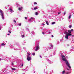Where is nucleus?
Here are the masks:
<instances>
[{"instance_id":"1","label":"nucleus","mask_w":74,"mask_h":74,"mask_svg":"<svg viewBox=\"0 0 74 74\" xmlns=\"http://www.w3.org/2000/svg\"><path fill=\"white\" fill-rule=\"evenodd\" d=\"M61 57L62 60L63 61L65 62H66V66H67V67H69V69H71V66H70V65L69 64V62L67 61L66 59L65 58V56L64 55H62L61 56Z\"/></svg>"},{"instance_id":"2","label":"nucleus","mask_w":74,"mask_h":74,"mask_svg":"<svg viewBox=\"0 0 74 74\" xmlns=\"http://www.w3.org/2000/svg\"><path fill=\"white\" fill-rule=\"evenodd\" d=\"M0 13L1 16V18L2 19H4V13L3 10L0 9Z\"/></svg>"},{"instance_id":"3","label":"nucleus","mask_w":74,"mask_h":74,"mask_svg":"<svg viewBox=\"0 0 74 74\" xmlns=\"http://www.w3.org/2000/svg\"><path fill=\"white\" fill-rule=\"evenodd\" d=\"M30 55V53H27V60L28 61H30L31 60H32V57H29V56Z\"/></svg>"},{"instance_id":"4","label":"nucleus","mask_w":74,"mask_h":74,"mask_svg":"<svg viewBox=\"0 0 74 74\" xmlns=\"http://www.w3.org/2000/svg\"><path fill=\"white\" fill-rule=\"evenodd\" d=\"M73 32V29H71V30H68V34L69 36H72L71 33Z\"/></svg>"},{"instance_id":"5","label":"nucleus","mask_w":74,"mask_h":74,"mask_svg":"<svg viewBox=\"0 0 74 74\" xmlns=\"http://www.w3.org/2000/svg\"><path fill=\"white\" fill-rule=\"evenodd\" d=\"M39 47H39V45H37L35 47L36 49L35 50V51H37L38 49H39Z\"/></svg>"},{"instance_id":"6","label":"nucleus","mask_w":74,"mask_h":74,"mask_svg":"<svg viewBox=\"0 0 74 74\" xmlns=\"http://www.w3.org/2000/svg\"><path fill=\"white\" fill-rule=\"evenodd\" d=\"M34 19V18L33 17H31L30 19L29 20V21L30 22H33V20Z\"/></svg>"},{"instance_id":"7","label":"nucleus","mask_w":74,"mask_h":74,"mask_svg":"<svg viewBox=\"0 0 74 74\" xmlns=\"http://www.w3.org/2000/svg\"><path fill=\"white\" fill-rule=\"evenodd\" d=\"M69 36H70L69 34V33H68L65 36V38L66 39H69Z\"/></svg>"},{"instance_id":"8","label":"nucleus","mask_w":74,"mask_h":74,"mask_svg":"<svg viewBox=\"0 0 74 74\" xmlns=\"http://www.w3.org/2000/svg\"><path fill=\"white\" fill-rule=\"evenodd\" d=\"M53 45H52V44H50V49H52L53 48Z\"/></svg>"},{"instance_id":"9","label":"nucleus","mask_w":74,"mask_h":74,"mask_svg":"<svg viewBox=\"0 0 74 74\" xmlns=\"http://www.w3.org/2000/svg\"><path fill=\"white\" fill-rule=\"evenodd\" d=\"M9 11L10 12H11V13H12V12H14V11L12 10V9L11 8H9Z\"/></svg>"},{"instance_id":"10","label":"nucleus","mask_w":74,"mask_h":74,"mask_svg":"<svg viewBox=\"0 0 74 74\" xmlns=\"http://www.w3.org/2000/svg\"><path fill=\"white\" fill-rule=\"evenodd\" d=\"M64 34H65L66 35H67L68 34V33H68V31L67 30H66L64 32Z\"/></svg>"},{"instance_id":"11","label":"nucleus","mask_w":74,"mask_h":74,"mask_svg":"<svg viewBox=\"0 0 74 74\" xmlns=\"http://www.w3.org/2000/svg\"><path fill=\"white\" fill-rule=\"evenodd\" d=\"M23 34H24V33L23 32H22L21 33V35L22 36V38H23L25 37V35H23Z\"/></svg>"},{"instance_id":"12","label":"nucleus","mask_w":74,"mask_h":74,"mask_svg":"<svg viewBox=\"0 0 74 74\" xmlns=\"http://www.w3.org/2000/svg\"><path fill=\"white\" fill-rule=\"evenodd\" d=\"M22 8H22V7L18 8V10L19 11H21V10H22Z\"/></svg>"},{"instance_id":"13","label":"nucleus","mask_w":74,"mask_h":74,"mask_svg":"<svg viewBox=\"0 0 74 74\" xmlns=\"http://www.w3.org/2000/svg\"><path fill=\"white\" fill-rule=\"evenodd\" d=\"M47 61H48V62H49V63H52L53 62H51L48 59L47 60Z\"/></svg>"},{"instance_id":"14","label":"nucleus","mask_w":74,"mask_h":74,"mask_svg":"<svg viewBox=\"0 0 74 74\" xmlns=\"http://www.w3.org/2000/svg\"><path fill=\"white\" fill-rule=\"evenodd\" d=\"M32 34H31V35H32V36H33V35H34V31H32Z\"/></svg>"},{"instance_id":"15","label":"nucleus","mask_w":74,"mask_h":74,"mask_svg":"<svg viewBox=\"0 0 74 74\" xmlns=\"http://www.w3.org/2000/svg\"><path fill=\"white\" fill-rule=\"evenodd\" d=\"M62 74H64L65 73H66V71H63L62 72Z\"/></svg>"},{"instance_id":"16","label":"nucleus","mask_w":74,"mask_h":74,"mask_svg":"<svg viewBox=\"0 0 74 74\" xmlns=\"http://www.w3.org/2000/svg\"><path fill=\"white\" fill-rule=\"evenodd\" d=\"M46 23L47 25H49V23H48V21H46Z\"/></svg>"},{"instance_id":"17","label":"nucleus","mask_w":74,"mask_h":74,"mask_svg":"<svg viewBox=\"0 0 74 74\" xmlns=\"http://www.w3.org/2000/svg\"><path fill=\"white\" fill-rule=\"evenodd\" d=\"M12 70H14V71H15V70H16V69L12 68Z\"/></svg>"},{"instance_id":"18","label":"nucleus","mask_w":74,"mask_h":74,"mask_svg":"<svg viewBox=\"0 0 74 74\" xmlns=\"http://www.w3.org/2000/svg\"><path fill=\"white\" fill-rule=\"evenodd\" d=\"M1 45L2 46H5V45L4 44V43H2Z\"/></svg>"},{"instance_id":"19","label":"nucleus","mask_w":74,"mask_h":74,"mask_svg":"<svg viewBox=\"0 0 74 74\" xmlns=\"http://www.w3.org/2000/svg\"><path fill=\"white\" fill-rule=\"evenodd\" d=\"M71 14H70L69 15V19H70V18H71Z\"/></svg>"},{"instance_id":"20","label":"nucleus","mask_w":74,"mask_h":74,"mask_svg":"<svg viewBox=\"0 0 74 74\" xmlns=\"http://www.w3.org/2000/svg\"><path fill=\"white\" fill-rule=\"evenodd\" d=\"M35 55H36V54H35V53H32V55H33V56H35Z\"/></svg>"},{"instance_id":"21","label":"nucleus","mask_w":74,"mask_h":74,"mask_svg":"<svg viewBox=\"0 0 74 74\" xmlns=\"http://www.w3.org/2000/svg\"><path fill=\"white\" fill-rule=\"evenodd\" d=\"M35 15H38V12H36L35 13Z\"/></svg>"},{"instance_id":"22","label":"nucleus","mask_w":74,"mask_h":74,"mask_svg":"<svg viewBox=\"0 0 74 74\" xmlns=\"http://www.w3.org/2000/svg\"><path fill=\"white\" fill-rule=\"evenodd\" d=\"M37 7H36V8H34V10H37Z\"/></svg>"},{"instance_id":"23","label":"nucleus","mask_w":74,"mask_h":74,"mask_svg":"<svg viewBox=\"0 0 74 74\" xmlns=\"http://www.w3.org/2000/svg\"><path fill=\"white\" fill-rule=\"evenodd\" d=\"M55 22H53L52 23V25H54V24H55Z\"/></svg>"},{"instance_id":"24","label":"nucleus","mask_w":74,"mask_h":74,"mask_svg":"<svg viewBox=\"0 0 74 74\" xmlns=\"http://www.w3.org/2000/svg\"><path fill=\"white\" fill-rule=\"evenodd\" d=\"M18 26H21V25H22V24H21V23H18Z\"/></svg>"},{"instance_id":"25","label":"nucleus","mask_w":74,"mask_h":74,"mask_svg":"<svg viewBox=\"0 0 74 74\" xmlns=\"http://www.w3.org/2000/svg\"><path fill=\"white\" fill-rule=\"evenodd\" d=\"M52 54H50L49 55V57H50V56H52Z\"/></svg>"},{"instance_id":"26","label":"nucleus","mask_w":74,"mask_h":74,"mask_svg":"<svg viewBox=\"0 0 74 74\" xmlns=\"http://www.w3.org/2000/svg\"><path fill=\"white\" fill-rule=\"evenodd\" d=\"M34 5L37 4V3L36 2H34Z\"/></svg>"},{"instance_id":"27","label":"nucleus","mask_w":74,"mask_h":74,"mask_svg":"<svg viewBox=\"0 0 74 74\" xmlns=\"http://www.w3.org/2000/svg\"><path fill=\"white\" fill-rule=\"evenodd\" d=\"M8 33H11V31H8Z\"/></svg>"},{"instance_id":"28","label":"nucleus","mask_w":74,"mask_h":74,"mask_svg":"<svg viewBox=\"0 0 74 74\" xmlns=\"http://www.w3.org/2000/svg\"><path fill=\"white\" fill-rule=\"evenodd\" d=\"M71 25H69V28H71Z\"/></svg>"},{"instance_id":"29","label":"nucleus","mask_w":74,"mask_h":74,"mask_svg":"<svg viewBox=\"0 0 74 74\" xmlns=\"http://www.w3.org/2000/svg\"><path fill=\"white\" fill-rule=\"evenodd\" d=\"M66 12H64V15H65V14H66Z\"/></svg>"},{"instance_id":"30","label":"nucleus","mask_w":74,"mask_h":74,"mask_svg":"<svg viewBox=\"0 0 74 74\" xmlns=\"http://www.w3.org/2000/svg\"><path fill=\"white\" fill-rule=\"evenodd\" d=\"M12 66H14V63H12Z\"/></svg>"},{"instance_id":"31","label":"nucleus","mask_w":74,"mask_h":74,"mask_svg":"<svg viewBox=\"0 0 74 74\" xmlns=\"http://www.w3.org/2000/svg\"><path fill=\"white\" fill-rule=\"evenodd\" d=\"M14 50H18V49H16V48H15L14 49Z\"/></svg>"},{"instance_id":"32","label":"nucleus","mask_w":74,"mask_h":74,"mask_svg":"<svg viewBox=\"0 0 74 74\" xmlns=\"http://www.w3.org/2000/svg\"><path fill=\"white\" fill-rule=\"evenodd\" d=\"M17 7H20V5H17Z\"/></svg>"},{"instance_id":"33","label":"nucleus","mask_w":74,"mask_h":74,"mask_svg":"<svg viewBox=\"0 0 74 74\" xmlns=\"http://www.w3.org/2000/svg\"><path fill=\"white\" fill-rule=\"evenodd\" d=\"M66 74H70L69 73H66Z\"/></svg>"},{"instance_id":"34","label":"nucleus","mask_w":74,"mask_h":74,"mask_svg":"<svg viewBox=\"0 0 74 74\" xmlns=\"http://www.w3.org/2000/svg\"><path fill=\"white\" fill-rule=\"evenodd\" d=\"M58 14L59 15L60 14V12H59L58 13Z\"/></svg>"},{"instance_id":"35","label":"nucleus","mask_w":74,"mask_h":74,"mask_svg":"<svg viewBox=\"0 0 74 74\" xmlns=\"http://www.w3.org/2000/svg\"><path fill=\"white\" fill-rule=\"evenodd\" d=\"M40 58H42V57H41V55H40Z\"/></svg>"},{"instance_id":"36","label":"nucleus","mask_w":74,"mask_h":74,"mask_svg":"<svg viewBox=\"0 0 74 74\" xmlns=\"http://www.w3.org/2000/svg\"><path fill=\"white\" fill-rule=\"evenodd\" d=\"M14 22H15V23H16V21H15V20H14Z\"/></svg>"},{"instance_id":"37","label":"nucleus","mask_w":74,"mask_h":74,"mask_svg":"<svg viewBox=\"0 0 74 74\" xmlns=\"http://www.w3.org/2000/svg\"><path fill=\"white\" fill-rule=\"evenodd\" d=\"M42 34H45V33H44V32H42Z\"/></svg>"},{"instance_id":"38","label":"nucleus","mask_w":74,"mask_h":74,"mask_svg":"<svg viewBox=\"0 0 74 74\" xmlns=\"http://www.w3.org/2000/svg\"><path fill=\"white\" fill-rule=\"evenodd\" d=\"M53 55H55V53H53Z\"/></svg>"},{"instance_id":"39","label":"nucleus","mask_w":74,"mask_h":74,"mask_svg":"<svg viewBox=\"0 0 74 74\" xmlns=\"http://www.w3.org/2000/svg\"><path fill=\"white\" fill-rule=\"evenodd\" d=\"M33 73H36V71H33Z\"/></svg>"},{"instance_id":"40","label":"nucleus","mask_w":74,"mask_h":74,"mask_svg":"<svg viewBox=\"0 0 74 74\" xmlns=\"http://www.w3.org/2000/svg\"><path fill=\"white\" fill-rule=\"evenodd\" d=\"M25 19H27V17H25Z\"/></svg>"},{"instance_id":"41","label":"nucleus","mask_w":74,"mask_h":74,"mask_svg":"<svg viewBox=\"0 0 74 74\" xmlns=\"http://www.w3.org/2000/svg\"><path fill=\"white\" fill-rule=\"evenodd\" d=\"M23 64H22L21 66V67H22V66H23Z\"/></svg>"},{"instance_id":"42","label":"nucleus","mask_w":74,"mask_h":74,"mask_svg":"<svg viewBox=\"0 0 74 74\" xmlns=\"http://www.w3.org/2000/svg\"><path fill=\"white\" fill-rule=\"evenodd\" d=\"M49 32V34H50V33H51V32Z\"/></svg>"},{"instance_id":"43","label":"nucleus","mask_w":74,"mask_h":74,"mask_svg":"<svg viewBox=\"0 0 74 74\" xmlns=\"http://www.w3.org/2000/svg\"><path fill=\"white\" fill-rule=\"evenodd\" d=\"M42 25H43V26H44V25H45V24L43 23V24H42Z\"/></svg>"},{"instance_id":"44","label":"nucleus","mask_w":74,"mask_h":74,"mask_svg":"<svg viewBox=\"0 0 74 74\" xmlns=\"http://www.w3.org/2000/svg\"><path fill=\"white\" fill-rule=\"evenodd\" d=\"M51 37H53V35H51Z\"/></svg>"},{"instance_id":"45","label":"nucleus","mask_w":74,"mask_h":74,"mask_svg":"<svg viewBox=\"0 0 74 74\" xmlns=\"http://www.w3.org/2000/svg\"><path fill=\"white\" fill-rule=\"evenodd\" d=\"M27 31H28V30H29V29H27Z\"/></svg>"},{"instance_id":"46","label":"nucleus","mask_w":74,"mask_h":74,"mask_svg":"<svg viewBox=\"0 0 74 74\" xmlns=\"http://www.w3.org/2000/svg\"><path fill=\"white\" fill-rule=\"evenodd\" d=\"M1 60V58H0V61Z\"/></svg>"},{"instance_id":"47","label":"nucleus","mask_w":74,"mask_h":74,"mask_svg":"<svg viewBox=\"0 0 74 74\" xmlns=\"http://www.w3.org/2000/svg\"><path fill=\"white\" fill-rule=\"evenodd\" d=\"M8 36H9V35H10V34H8Z\"/></svg>"},{"instance_id":"48","label":"nucleus","mask_w":74,"mask_h":74,"mask_svg":"<svg viewBox=\"0 0 74 74\" xmlns=\"http://www.w3.org/2000/svg\"><path fill=\"white\" fill-rule=\"evenodd\" d=\"M59 42H57V44H59Z\"/></svg>"},{"instance_id":"49","label":"nucleus","mask_w":74,"mask_h":74,"mask_svg":"<svg viewBox=\"0 0 74 74\" xmlns=\"http://www.w3.org/2000/svg\"><path fill=\"white\" fill-rule=\"evenodd\" d=\"M0 30H1V27H0Z\"/></svg>"},{"instance_id":"50","label":"nucleus","mask_w":74,"mask_h":74,"mask_svg":"<svg viewBox=\"0 0 74 74\" xmlns=\"http://www.w3.org/2000/svg\"><path fill=\"white\" fill-rule=\"evenodd\" d=\"M24 49H25V47H24Z\"/></svg>"},{"instance_id":"51","label":"nucleus","mask_w":74,"mask_h":74,"mask_svg":"<svg viewBox=\"0 0 74 74\" xmlns=\"http://www.w3.org/2000/svg\"><path fill=\"white\" fill-rule=\"evenodd\" d=\"M67 45V46H69V45Z\"/></svg>"},{"instance_id":"52","label":"nucleus","mask_w":74,"mask_h":74,"mask_svg":"<svg viewBox=\"0 0 74 74\" xmlns=\"http://www.w3.org/2000/svg\"><path fill=\"white\" fill-rule=\"evenodd\" d=\"M32 10H33V9L32 8Z\"/></svg>"},{"instance_id":"53","label":"nucleus","mask_w":74,"mask_h":74,"mask_svg":"<svg viewBox=\"0 0 74 74\" xmlns=\"http://www.w3.org/2000/svg\"><path fill=\"white\" fill-rule=\"evenodd\" d=\"M8 6L9 7V5H8Z\"/></svg>"},{"instance_id":"54","label":"nucleus","mask_w":74,"mask_h":74,"mask_svg":"<svg viewBox=\"0 0 74 74\" xmlns=\"http://www.w3.org/2000/svg\"><path fill=\"white\" fill-rule=\"evenodd\" d=\"M23 74H24V73Z\"/></svg>"}]
</instances>
